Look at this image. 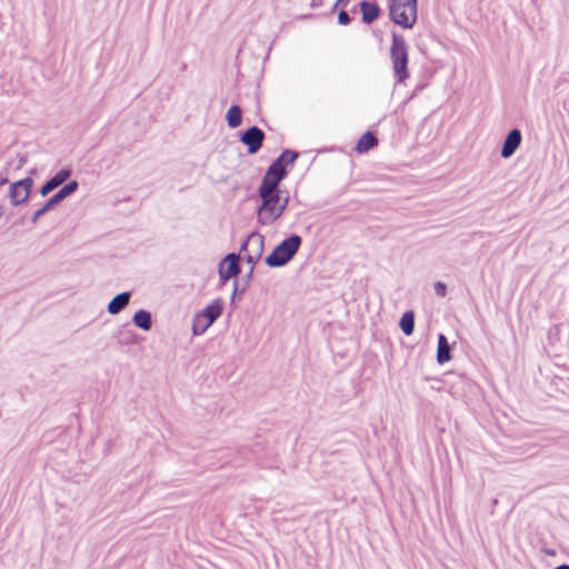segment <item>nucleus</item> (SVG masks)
I'll return each instance as SVG.
<instances>
[{"label": "nucleus", "instance_id": "f257e3e1", "mask_svg": "<svg viewBox=\"0 0 569 569\" xmlns=\"http://www.w3.org/2000/svg\"><path fill=\"white\" fill-rule=\"evenodd\" d=\"M390 60L392 63L393 74L397 82L402 83L409 78L408 70V46L403 36L396 32L392 33V42L390 47Z\"/></svg>", "mask_w": 569, "mask_h": 569}, {"label": "nucleus", "instance_id": "f03ea898", "mask_svg": "<svg viewBox=\"0 0 569 569\" xmlns=\"http://www.w3.org/2000/svg\"><path fill=\"white\" fill-rule=\"evenodd\" d=\"M302 239L298 234H291L282 240L266 258V264L271 268H280L287 264L298 252Z\"/></svg>", "mask_w": 569, "mask_h": 569}, {"label": "nucleus", "instance_id": "7ed1b4c3", "mask_svg": "<svg viewBox=\"0 0 569 569\" xmlns=\"http://www.w3.org/2000/svg\"><path fill=\"white\" fill-rule=\"evenodd\" d=\"M389 14L396 24L412 28L417 21V0H389Z\"/></svg>", "mask_w": 569, "mask_h": 569}, {"label": "nucleus", "instance_id": "20e7f679", "mask_svg": "<svg viewBox=\"0 0 569 569\" xmlns=\"http://www.w3.org/2000/svg\"><path fill=\"white\" fill-rule=\"evenodd\" d=\"M261 204L257 210V221L261 226H271L283 214V207H279L281 194L259 196Z\"/></svg>", "mask_w": 569, "mask_h": 569}, {"label": "nucleus", "instance_id": "39448f33", "mask_svg": "<svg viewBox=\"0 0 569 569\" xmlns=\"http://www.w3.org/2000/svg\"><path fill=\"white\" fill-rule=\"evenodd\" d=\"M79 188V183L76 180H72L64 184L57 193H54L40 209H38L31 221L36 223L40 217L51 210L54 206L60 203L62 200L74 193Z\"/></svg>", "mask_w": 569, "mask_h": 569}, {"label": "nucleus", "instance_id": "423d86ee", "mask_svg": "<svg viewBox=\"0 0 569 569\" xmlns=\"http://www.w3.org/2000/svg\"><path fill=\"white\" fill-rule=\"evenodd\" d=\"M33 180L30 177L13 182L9 188V199L13 206L24 203L30 196Z\"/></svg>", "mask_w": 569, "mask_h": 569}, {"label": "nucleus", "instance_id": "0eeeda50", "mask_svg": "<svg viewBox=\"0 0 569 569\" xmlns=\"http://www.w3.org/2000/svg\"><path fill=\"white\" fill-rule=\"evenodd\" d=\"M287 176L282 174V172H278L271 168H268L258 189L259 196L281 194L279 184Z\"/></svg>", "mask_w": 569, "mask_h": 569}, {"label": "nucleus", "instance_id": "6e6552de", "mask_svg": "<svg viewBox=\"0 0 569 569\" xmlns=\"http://www.w3.org/2000/svg\"><path fill=\"white\" fill-rule=\"evenodd\" d=\"M264 132L257 126H252L247 129L240 137V141L248 147V153H257L264 140Z\"/></svg>", "mask_w": 569, "mask_h": 569}, {"label": "nucleus", "instance_id": "1a4fd4ad", "mask_svg": "<svg viewBox=\"0 0 569 569\" xmlns=\"http://www.w3.org/2000/svg\"><path fill=\"white\" fill-rule=\"evenodd\" d=\"M239 254L228 253L219 263V277L222 283L229 279L237 277L240 272Z\"/></svg>", "mask_w": 569, "mask_h": 569}, {"label": "nucleus", "instance_id": "9d476101", "mask_svg": "<svg viewBox=\"0 0 569 569\" xmlns=\"http://www.w3.org/2000/svg\"><path fill=\"white\" fill-rule=\"evenodd\" d=\"M521 131L519 129H512L506 137L502 148L501 157L507 159L510 158L521 143Z\"/></svg>", "mask_w": 569, "mask_h": 569}, {"label": "nucleus", "instance_id": "9b49d317", "mask_svg": "<svg viewBox=\"0 0 569 569\" xmlns=\"http://www.w3.org/2000/svg\"><path fill=\"white\" fill-rule=\"evenodd\" d=\"M298 157L299 153L297 151L287 149L281 152V154L269 166V168L278 172H282V174L287 176V167L293 164Z\"/></svg>", "mask_w": 569, "mask_h": 569}, {"label": "nucleus", "instance_id": "f8f14e48", "mask_svg": "<svg viewBox=\"0 0 569 569\" xmlns=\"http://www.w3.org/2000/svg\"><path fill=\"white\" fill-rule=\"evenodd\" d=\"M131 293L129 291L121 292L113 297L108 303L107 310L110 315L120 313L130 302Z\"/></svg>", "mask_w": 569, "mask_h": 569}, {"label": "nucleus", "instance_id": "ddd939ff", "mask_svg": "<svg viewBox=\"0 0 569 569\" xmlns=\"http://www.w3.org/2000/svg\"><path fill=\"white\" fill-rule=\"evenodd\" d=\"M222 306L219 300H214L212 303L208 305L203 310H201L197 316L207 320V326H211L221 315Z\"/></svg>", "mask_w": 569, "mask_h": 569}, {"label": "nucleus", "instance_id": "4468645a", "mask_svg": "<svg viewBox=\"0 0 569 569\" xmlns=\"http://www.w3.org/2000/svg\"><path fill=\"white\" fill-rule=\"evenodd\" d=\"M451 359V347L445 335L438 336L437 361L440 365L448 362Z\"/></svg>", "mask_w": 569, "mask_h": 569}, {"label": "nucleus", "instance_id": "2eb2a0df", "mask_svg": "<svg viewBox=\"0 0 569 569\" xmlns=\"http://www.w3.org/2000/svg\"><path fill=\"white\" fill-rule=\"evenodd\" d=\"M360 10L362 13V21L367 24L372 23L380 14V8L376 3L368 1H362L360 3Z\"/></svg>", "mask_w": 569, "mask_h": 569}, {"label": "nucleus", "instance_id": "dca6fc26", "mask_svg": "<svg viewBox=\"0 0 569 569\" xmlns=\"http://www.w3.org/2000/svg\"><path fill=\"white\" fill-rule=\"evenodd\" d=\"M378 144V139L370 131H367L358 140L355 150L358 153H365Z\"/></svg>", "mask_w": 569, "mask_h": 569}, {"label": "nucleus", "instance_id": "f3484780", "mask_svg": "<svg viewBox=\"0 0 569 569\" xmlns=\"http://www.w3.org/2000/svg\"><path fill=\"white\" fill-rule=\"evenodd\" d=\"M132 322L140 329L148 331L152 328V317L147 310H138L132 318Z\"/></svg>", "mask_w": 569, "mask_h": 569}, {"label": "nucleus", "instance_id": "a211bd4d", "mask_svg": "<svg viewBox=\"0 0 569 569\" xmlns=\"http://www.w3.org/2000/svg\"><path fill=\"white\" fill-rule=\"evenodd\" d=\"M227 123L230 128L234 129L241 124L242 111L238 104H233L229 108L226 114Z\"/></svg>", "mask_w": 569, "mask_h": 569}, {"label": "nucleus", "instance_id": "6ab92c4d", "mask_svg": "<svg viewBox=\"0 0 569 569\" xmlns=\"http://www.w3.org/2000/svg\"><path fill=\"white\" fill-rule=\"evenodd\" d=\"M249 252L261 257L263 252L264 237L259 232H252L249 234Z\"/></svg>", "mask_w": 569, "mask_h": 569}, {"label": "nucleus", "instance_id": "aec40b11", "mask_svg": "<svg viewBox=\"0 0 569 569\" xmlns=\"http://www.w3.org/2000/svg\"><path fill=\"white\" fill-rule=\"evenodd\" d=\"M402 332L406 335V336H410L412 335L413 330H415V315L412 311H406L401 319H400V323H399Z\"/></svg>", "mask_w": 569, "mask_h": 569}, {"label": "nucleus", "instance_id": "412c9836", "mask_svg": "<svg viewBox=\"0 0 569 569\" xmlns=\"http://www.w3.org/2000/svg\"><path fill=\"white\" fill-rule=\"evenodd\" d=\"M72 174V169L70 167H64L60 171H58L53 177L49 180L58 188L64 181H67Z\"/></svg>", "mask_w": 569, "mask_h": 569}, {"label": "nucleus", "instance_id": "4be33fe9", "mask_svg": "<svg viewBox=\"0 0 569 569\" xmlns=\"http://www.w3.org/2000/svg\"><path fill=\"white\" fill-rule=\"evenodd\" d=\"M210 326H207V320L199 316L193 319L192 331L194 335H202Z\"/></svg>", "mask_w": 569, "mask_h": 569}, {"label": "nucleus", "instance_id": "5701e85b", "mask_svg": "<svg viewBox=\"0 0 569 569\" xmlns=\"http://www.w3.org/2000/svg\"><path fill=\"white\" fill-rule=\"evenodd\" d=\"M433 288H435V292H436L437 296H439V297H445L446 296V293H447V286H446L445 282L437 281L435 283Z\"/></svg>", "mask_w": 569, "mask_h": 569}, {"label": "nucleus", "instance_id": "b1692460", "mask_svg": "<svg viewBox=\"0 0 569 569\" xmlns=\"http://www.w3.org/2000/svg\"><path fill=\"white\" fill-rule=\"evenodd\" d=\"M54 189H57V187L50 181L48 180L40 189V194L41 196H47L48 193H50L51 191H53Z\"/></svg>", "mask_w": 569, "mask_h": 569}, {"label": "nucleus", "instance_id": "393cba45", "mask_svg": "<svg viewBox=\"0 0 569 569\" xmlns=\"http://www.w3.org/2000/svg\"><path fill=\"white\" fill-rule=\"evenodd\" d=\"M338 22L341 26H347L350 23V17L347 11L341 10L338 14Z\"/></svg>", "mask_w": 569, "mask_h": 569}, {"label": "nucleus", "instance_id": "a878e982", "mask_svg": "<svg viewBox=\"0 0 569 569\" xmlns=\"http://www.w3.org/2000/svg\"><path fill=\"white\" fill-rule=\"evenodd\" d=\"M260 258H261L260 256H257V254H253V253H250V252L247 253V256L244 257L246 261L249 264H252V266L256 264L259 261Z\"/></svg>", "mask_w": 569, "mask_h": 569}, {"label": "nucleus", "instance_id": "bb28decb", "mask_svg": "<svg viewBox=\"0 0 569 569\" xmlns=\"http://www.w3.org/2000/svg\"><path fill=\"white\" fill-rule=\"evenodd\" d=\"M288 203H289V197L288 196L284 198L281 197V201H279V207L280 208L283 207V212L286 211Z\"/></svg>", "mask_w": 569, "mask_h": 569}, {"label": "nucleus", "instance_id": "cd10ccee", "mask_svg": "<svg viewBox=\"0 0 569 569\" xmlns=\"http://www.w3.org/2000/svg\"><path fill=\"white\" fill-rule=\"evenodd\" d=\"M311 8L317 9L323 6V0H311Z\"/></svg>", "mask_w": 569, "mask_h": 569}, {"label": "nucleus", "instance_id": "c85d7f7f", "mask_svg": "<svg viewBox=\"0 0 569 569\" xmlns=\"http://www.w3.org/2000/svg\"><path fill=\"white\" fill-rule=\"evenodd\" d=\"M249 247H250V243H249V237H248L247 240L241 244L240 252L247 251L249 253Z\"/></svg>", "mask_w": 569, "mask_h": 569}, {"label": "nucleus", "instance_id": "c756f323", "mask_svg": "<svg viewBox=\"0 0 569 569\" xmlns=\"http://www.w3.org/2000/svg\"><path fill=\"white\" fill-rule=\"evenodd\" d=\"M350 0H337L333 10L337 9L339 6H346Z\"/></svg>", "mask_w": 569, "mask_h": 569}, {"label": "nucleus", "instance_id": "7c9ffc66", "mask_svg": "<svg viewBox=\"0 0 569 569\" xmlns=\"http://www.w3.org/2000/svg\"><path fill=\"white\" fill-rule=\"evenodd\" d=\"M8 182V176L0 173V188Z\"/></svg>", "mask_w": 569, "mask_h": 569}, {"label": "nucleus", "instance_id": "2f4dec72", "mask_svg": "<svg viewBox=\"0 0 569 569\" xmlns=\"http://www.w3.org/2000/svg\"><path fill=\"white\" fill-rule=\"evenodd\" d=\"M24 163H26V159H24L23 157H21V158L19 159L18 168H21Z\"/></svg>", "mask_w": 569, "mask_h": 569}, {"label": "nucleus", "instance_id": "473e14b6", "mask_svg": "<svg viewBox=\"0 0 569 569\" xmlns=\"http://www.w3.org/2000/svg\"><path fill=\"white\" fill-rule=\"evenodd\" d=\"M555 569H569V565H560L556 567Z\"/></svg>", "mask_w": 569, "mask_h": 569}, {"label": "nucleus", "instance_id": "72a5a7b5", "mask_svg": "<svg viewBox=\"0 0 569 569\" xmlns=\"http://www.w3.org/2000/svg\"><path fill=\"white\" fill-rule=\"evenodd\" d=\"M4 213V206L2 203H0V218L3 216Z\"/></svg>", "mask_w": 569, "mask_h": 569}, {"label": "nucleus", "instance_id": "f704fd0d", "mask_svg": "<svg viewBox=\"0 0 569 569\" xmlns=\"http://www.w3.org/2000/svg\"><path fill=\"white\" fill-rule=\"evenodd\" d=\"M236 291H237V284L234 283L233 296L236 295Z\"/></svg>", "mask_w": 569, "mask_h": 569}]
</instances>
